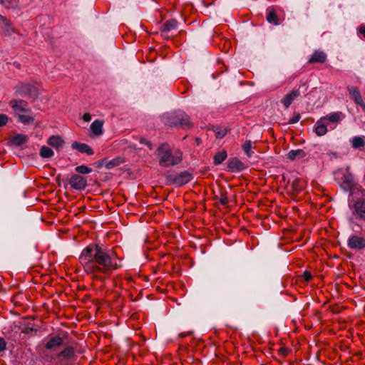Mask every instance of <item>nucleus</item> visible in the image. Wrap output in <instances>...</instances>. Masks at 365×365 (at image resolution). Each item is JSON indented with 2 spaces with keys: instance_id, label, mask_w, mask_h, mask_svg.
I'll return each instance as SVG.
<instances>
[{
  "instance_id": "8",
  "label": "nucleus",
  "mask_w": 365,
  "mask_h": 365,
  "mask_svg": "<svg viewBox=\"0 0 365 365\" xmlns=\"http://www.w3.org/2000/svg\"><path fill=\"white\" fill-rule=\"evenodd\" d=\"M16 92L21 96L36 98L38 92L36 86L32 84L22 83L16 87Z\"/></svg>"
},
{
  "instance_id": "5",
  "label": "nucleus",
  "mask_w": 365,
  "mask_h": 365,
  "mask_svg": "<svg viewBox=\"0 0 365 365\" xmlns=\"http://www.w3.org/2000/svg\"><path fill=\"white\" fill-rule=\"evenodd\" d=\"M357 184L356 183L354 177L349 170H346L342 173L341 178V187L346 191H350L352 194L356 187Z\"/></svg>"
},
{
  "instance_id": "28",
  "label": "nucleus",
  "mask_w": 365,
  "mask_h": 365,
  "mask_svg": "<svg viewBox=\"0 0 365 365\" xmlns=\"http://www.w3.org/2000/svg\"><path fill=\"white\" fill-rule=\"evenodd\" d=\"M27 139L28 138L26 135L22 134H18L13 138L12 143L13 144L19 146L26 143Z\"/></svg>"
},
{
  "instance_id": "41",
  "label": "nucleus",
  "mask_w": 365,
  "mask_h": 365,
  "mask_svg": "<svg viewBox=\"0 0 365 365\" xmlns=\"http://www.w3.org/2000/svg\"><path fill=\"white\" fill-rule=\"evenodd\" d=\"M6 348V342L3 338H0V352L4 351Z\"/></svg>"
},
{
  "instance_id": "2",
  "label": "nucleus",
  "mask_w": 365,
  "mask_h": 365,
  "mask_svg": "<svg viewBox=\"0 0 365 365\" xmlns=\"http://www.w3.org/2000/svg\"><path fill=\"white\" fill-rule=\"evenodd\" d=\"M155 155L159 165L164 168L177 165L182 160V153L180 150L172 149L167 143H162L158 147Z\"/></svg>"
},
{
  "instance_id": "29",
  "label": "nucleus",
  "mask_w": 365,
  "mask_h": 365,
  "mask_svg": "<svg viewBox=\"0 0 365 365\" xmlns=\"http://www.w3.org/2000/svg\"><path fill=\"white\" fill-rule=\"evenodd\" d=\"M227 154L225 150L217 153L214 156V163L215 165L221 164L227 158Z\"/></svg>"
},
{
  "instance_id": "33",
  "label": "nucleus",
  "mask_w": 365,
  "mask_h": 365,
  "mask_svg": "<svg viewBox=\"0 0 365 365\" xmlns=\"http://www.w3.org/2000/svg\"><path fill=\"white\" fill-rule=\"evenodd\" d=\"M1 4L6 9H14L17 6L16 0H1Z\"/></svg>"
},
{
  "instance_id": "11",
  "label": "nucleus",
  "mask_w": 365,
  "mask_h": 365,
  "mask_svg": "<svg viewBox=\"0 0 365 365\" xmlns=\"http://www.w3.org/2000/svg\"><path fill=\"white\" fill-rule=\"evenodd\" d=\"M347 245L351 250H363L365 248V238L358 235H351L348 240Z\"/></svg>"
},
{
  "instance_id": "3",
  "label": "nucleus",
  "mask_w": 365,
  "mask_h": 365,
  "mask_svg": "<svg viewBox=\"0 0 365 365\" xmlns=\"http://www.w3.org/2000/svg\"><path fill=\"white\" fill-rule=\"evenodd\" d=\"M163 120L165 125L170 127L180 125L183 128H189L190 125L189 116L180 110L164 114Z\"/></svg>"
},
{
  "instance_id": "17",
  "label": "nucleus",
  "mask_w": 365,
  "mask_h": 365,
  "mask_svg": "<svg viewBox=\"0 0 365 365\" xmlns=\"http://www.w3.org/2000/svg\"><path fill=\"white\" fill-rule=\"evenodd\" d=\"M328 128L327 124L320 118L315 123L314 131L318 136H322L327 133Z\"/></svg>"
},
{
  "instance_id": "30",
  "label": "nucleus",
  "mask_w": 365,
  "mask_h": 365,
  "mask_svg": "<svg viewBox=\"0 0 365 365\" xmlns=\"http://www.w3.org/2000/svg\"><path fill=\"white\" fill-rule=\"evenodd\" d=\"M242 150L247 157H251L253 152L251 150L252 148V142L250 140H247L242 145Z\"/></svg>"
},
{
  "instance_id": "6",
  "label": "nucleus",
  "mask_w": 365,
  "mask_h": 365,
  "mask_svg": "<svg viewBox=\"0 0 365 365\" xmlns=\"http://www.w3.org/2000/svg\"><path fill=\"white\" fill-rule=\"evenodd\" d=\"M356 219L365 222V199L359 198L349 204Z\"/></svg>"
},
{
  "instance_id": "39",
  "label": "nucleus",
  "mask_w": 365,
  "mask_h": 365,
  "mask_svg": "<svg viewBox=\"0 0 365 365\" xmlns=\"http://www.w3.org/2000/svg\"><path fill=\"white\" fill-rule=\"evenodd\" d=\"M8 121V117L5 114H0V127L6 124Z\"/></svg>"
},
{
  "instance_id": "45",
  "label": "nucleus",
  "mask_w": 365,
  "mask_h": 365,
  "mask_svg": "<svg viewBox=\"0 0 365 365\" xmlns=\"http://www.w3.org/2000/svg\"><path fill=\"white\" fill-rule=\"evenodd\" d=\"M358 32L365 38V26H361L359 27Z\"/></svg>"
},
{
  "instance_id": "46",
  "label": "nucleus",
  "mask_w": 365,
  "mask_h": 365,
  "mask_svg": "<svg viewBox=\"0 0 365 365\" xmlns=\"http://www.w3.org/2000/svg\"><path fill=\"white\" fill-rule=\"evenodd\" d=\"M83 119L86 122H89L91 120V115L89 113H85L83 115Z\"/></svg>"
},
{
  "instance_id": "9",
  "label": "nucleus",
  "mask_w": 365,
  "mask_h": 365,
  "mask_svg": "<svg viewBox=\"0 0 365 365\" xmlns=\"http://www.w3.org/2000/svg\"><path fill=\"white\" fill-rule=\"evenodd\" d=\"M9 106L17 115L21 113H31V109L29 107L27 102L24 100L13 99L10 101Z\"/></svg>"
},
{
  "instance_id": "22",
  "label": "nucleus",
  "mask_w": 365,
  "mask_h": 365,
  "mask_svg": "<svg viewBox=\"0 0 365 365\" xmlns=\"http://www.w3.org/2000/svg\"><path fill=\"white\" fill-rule=\"evenodd\" d=\"M305 156L306 153L302 149L292 150L287 154V158L291 160L301 159Z\"/></svg>"
},
{
  "instance_id": "19",
  "label": "nucleus",
  "mask_w": 365,
  "mask_h": 365,
  "mask_svg": "<svg viewBox=\"0 0 365 365\" xmlns=\"http://www.w3.org/2000/svg\"><path fill=\"white\" fill-rule=\"evenodd\" d=\"M48 143L56 150H59L63 147L64 140L59 135H52L48 140Z\"/></svg>"
},
{
  "instance_id": "27",
  "label": "nucleus",
  "mask_w": 365,
  "mask_h": 365,
  "mask_svg": "<svg viewBox=\"0 0 365 365\" xmlns=\"http://www.w3.org/2000/svg\"><path fill=\"white\" fill-rule=\"evenodd\" d=\"M19 120L24 124H29L33 123L34 118L31 116V112L30 113H21L18 115Z\"/></svg>"
},
{
  "instance_id": "1",
  "label": "nucleus",
  "mask_w": 365,
  "mask_h": 365,
  "mask_svg": "<svg viewBox=\"0 0 365 365\" xmlns=\"http://www.w3.org/2000/svg\"><path fill=\"white\" fill-rule=\"evenodd\" d=\"M78 260L87 274L101 282L108 278L120 267L119 258L115 252L106 251L96 244L85 247Z\"/></svg>"
},
{
  "instance_id": "25",
  "label": "nucleus",
  "mask_w": 365,
  "mask_h": 365,
  "mask_svg": "<svg viewBox=\"0 0 365 365\" xmlns=\"http://www.w3.org/2000/svg\"><path fill=\"white\" fill-rule=\"evenodd\" d=\"M354 148H360L365 146V137L355 136L351 140Z\"/></svg>"
},
{
  "instance_id": "18",
  "label": "nucleus",
  "mask_w": 365,
  "mask_h": 365,
  "mask_svg": "<svg viewBox=\"0 0 365 365\" xmlns=\"http://www.w3.org/2000/svg\"><path fill=\"white\" fill-rule=\"evenodd\" d=\"M71 147L73 149L77 150L78 151H79L82 153H86L87 155H89L93 154V150L91 148V147L88 145H87L86 143H78L77 141H74L72 143Z\"/></svg>"
},
{
  "instance_id": "21",
  "label": "nucleus",
  "mask_w": 365,
  "mask_h": 365,
  "mask_svg": "<svg viewBox=\"0 0 365 365\" xmlns=\"http://www.w3.org/2000/svg\"><path fill=\"white\" fill-rule=\"evenodd\" d=\"M267 21L274 25H278L279 19L274 9L269 7L267 9Z\"/></svg>"
},
{
  "instance_id": "43",
  "label": "nucleus",
  "mask_w": 365,
  "mask_h": 365,
  "mask_svg": "<svg viewBox=\"0 0 365 365\" xmlns=\"http://www.w3.org/2000/svg\"><path fill=\"white\" fill-rule=\"evenodd\" d=\"M301 116L299 114H297L296 115H294L291 120H290V123H297L299 119H300Z\"/></svg>"
},
{
  "instance_id": "26",
  "label": "nucleus",
  "mask_w": 365,
  "mask_h": 365,
  "mask_svg": "<svg viewBox=\"0 0 365 365\" xmlns=\"http://www.w3.org/2000/svg\"><path fill=\"white\" fill-rule=\"evenodd\" d=\"M123 162H124V160L123 158H116L112 159V160L106 162V163L105 164V167L107 169H112L115 167H117V166L121 165L122 163H123Z\"/></svg>"
},
{
  "instance_id": "10",
  "label": "nucleus",
  "mask_w": 365,
  "mask_h": 365,
  "mask_svg": "<svg viewBox=\"0 0 365 365\" xmlns=\"http://www.w3.org/2000/svg\"><path fill=\"white\" fill-rule=\"evenodd\" d=\"M69 184L73 189L81 190L86 188L87 185V180L86 178L78 174H74L71 176Z\"/></svg>"
},
{
  "instance_id": "44",
  "label": "nucleus",
  "mask_w": 365,
  "mask_h": 365,
  "mask_svg": "<svg viewBox=\"0 0 365 365\" xmlns=\"http://www.w3.org/2000/svg\"><path fill=\"white\" fill-rule=\"evenodd\" d=\"M301 85H300V87H302L304 88V91H303V93L306 92L307 90L308 89V84H307V81H301Z\"/></svg>"
},
{
  "instance_id": "14",
  "label": "nucleus",
  "mask_w": 365,
  "mask_h": 365,
  "mask_svg": "<svg viewBox=\"0 0 365 365\" xmlns=\"http://www.w3.org/2000/svg\"><path fill=\"white\" fill-rule=\"evenodd\" d=\"M245 168V164L237 158H230L227 162V169L230 172H238Z\"/></svg>"
},
{
  "instance_id": "42",
  "label": "nucleus",
  "mask_w": 365,
  "mask_h": 365,
  "mask_svg": "<svg viewBox=\"0 0 365 365\" xmlns=\"http://www.w3.org/2000/svg\"><path fill=\"white\" fill-rule=\"evenodd\" d=\"M140 143L146 145L150 150L153 148L152 143L150 141L144 138H141L140 140Z\"/></svg>"
},
{
  "instance_id": "20",
  "label": "nucleus",
  "mask_w": 365,
  "mask_h": 365,
  "mask_svg": "<svg viewBox=\"0 0 365 365\" xmlns=\"http://www.w3.org/2000/svg\"><path fill=\"white\" fill-rule=\"evenodd\" d=\"M349 93L356 104H359L361 107L365 108V105L364 104L363 98L360 94V92L356 87H351L349 88Z\"/></svg>"
},
{
  "instance_id": "23",
  "label": "nucleus",
  "mask_w": 365,
  "mask_h": 365,
  "mask_svg": "<svg viewBox=\"0 0 365 365\" xmlns=\"http://www.w3.org/2000/svg\"><path fill=\"white\" fill-rule=\"evenodd\" d=\"M103 121L96 120L91 123V130L95 135H99L103 133Z\"/></svg>"
},
{
  "instance_id": "24",
  "label": "nucleus",
  "mask_w": 365,
  "mask_h": 365,
  "mask_svg": "<svg viewBox=\"0 0 365 365\" xmlns=\"http://www.w3.org/2000/svg\"><path fill=\"white\" fill-rule=\"evenodd\" d=\"M178 21L175 19L167 21L163 26V32H169L177 28Z\"/></svg>"
},
{
  "instance_id": "37",
  "label": "nucleus",
  "mask_w": 365,
  "mask_h": 365,
  "mask_svg": "<svg viewBox=\"0 0 365 365\" xmlns=\"http://www.w3.org/2000/svg\"><path fill=\"white\" fill-rule=\"evenodd\" d=\"M216 136L218 138H222L225 137L227 133V130L226 128H217L216 130Z\"/></svg>"
},
{
  "instance_id": "31",
  "label": "nucleus",
  "mask_w": 365,
  "mask_h": 365,
  "mask_svg": "<svg viewBox=\"0 0 365 365\" xmlns=\"http://www.w3.org/2000/svg\"><path fill=\"white\" fill-rule=\"evenodd\" d=\"M53 155V151L51 150V148L46 147V146H42L40 150V155L42 158H51Z\"/></svg>"
},
{
  "instance_id": "16",
  "label": "nucleus",
  "mask_w": 365,
  "mask_h": 365,
  "mask_svg": "<svg viewBox=\"0 0 365 365\" xmlns=\"http://www.w3.org/2000/svg\"><path fill=\"white\" fill-rule=\"evenodd\" d=\"M327 60V54L321 50H316L314 51V53L311 55L308 63H323Z\"/></svg>"
},
{
  "instance_id": "40",
  "label": "nucleus",
  "mask_w": 365,
  "mask_h": 365,
  "mask_svg": "<svg viewBox=\"0 0 365 365\" xmlns=\"http://www.w3.org/2000/svg\"><path fill=\"white\" fill-rule=\"evenodd\" d=\"M219 201L222 205H225L228 203V198L225 195H221Z\"/></svg>"
},
{
  "instance_id": "15",
  "label": "nucleus",
  "mask_w": 365,
  "mask_h": 365,
  "mask_svg": "<svg viewBox=\"0 0 365 365\" xmlns=\"http://www.w3.org/2000/svg\"><path fill=\"white\" fill-rule=\"evenodd\" d=\"M300 95L299 88L292 91L290 93L287 94L282 100L281 103L285 108H288L292 103Z\"/></svg>"
},
{
  "instance_id": "38",
  "label": "nucleus",
  "mask_w": 365,
  "mask_h": 365,
  "mask_svg": "<svg viewBox=\"0 0 365 365\" xmlns=\"http://www.w3.org/2000/svg\"><path fill=\"white\" fill-rule=\"evenodd\" d=\"M302 278L304 282H308L312 279V275L311 274V273L309 272L305 271L302 274Z\"/></svg>"
},
{
  "instance_id": "13",
  "label": "nucleus",
  "mask_w": 365,
  "mask_h": 365,
  "mask_svg": "<svg viewBox=\"0 0 365 365\" xmlns=\"http://www.w3.org/2000/svg\"><path fill=\"white\" fill-rule=\"evenodd\" d=\"M63 344V339L60 336H54L49 339L46 343L44 347L46 351H54L57 348L61 346Z\"/></svg>"
},
{
  "instance_id": "32",
  "label": "nucleus",
  "mask_w": 365,
  "mask_h": 365,
  "mask_svg": "<svg viewBox=\"0 0 365 365\" xmlns=\"http://www.w3.org/2000/svg\"><path fill=\"white\" fill-rule=\"evenodd\" d=\"M293 191L299 192L303 189V182L299 179H295L292 183Z\"/></svg>"
},
{
  "instance_id": "34",
  "label": "nucleus",
  "mask_w": 365,
  "mask_h": 365,
  "mask_svg": "<svg viewBox=\"0 0 365 365\" xmlns=\"http://www.w3.org/2000/svg\"><path fill=\"white\" fill-rule=\"evenodd\" d=\"M48 351H45L43 352V355H44V359L46 361H57V362L58 363V357H57V353L56 354H49L47 352Z\"/></svg>"
},
{
  "instance_id": "36",
  "label": "nucleus",
  "mask_w": 365,
  "mask_h": 365,
  "mask_svg": "<svg viewBox=\"0 0 365 365\" xmlns=\"http://www.w3.org/2000/svg\"><path fill=\"white\" fill-rule=\"evenodd\" d=\"M0 21H2V23L5 25V27H6L5 32L7 34L10 35L11 32L9 31V29H10L11 24H10L9 21H8L6 17L0 15Z\"/></svg>"
},
{
  "instance_id": "12",
  "label": "nucleus",
  "mask_w": 365,
  "mask_h": 365,
  "mask_svg": "<svg viewBox=\"0 0 365 365\" xmlns=\"http://www.w3.org/2000/svg\"><path fill=\"white\" fill-rule=\"evenodd\" d=\"M344 118L345 115L343 113L334 112L322 117L321 119L324 120V121L327 124V125L330 127V123L337 124L340 123Z\"/></svg>"
},
{
  "instance_id": "35",
  "label": "nucleus",
  "mask_w": 365,
  "mask_h": 365,
  "mask_svg": "<svg viewBox=\"0 0 365 365\" xmlns=\"http://www.w3.org/2000/svg\"><path fill=\"white\" fill-rule=\"evenodd\" d=\"M76 172L81 174H88L92 171V169L86 165H79L76 168Z\"/></svg>"
},
{
  "instance_id": "4",
  "label": "nucleus",
  "mask_w": 365,
  "mask_h": 365,
  "mask_svg": "<svg viewBox=\"0 0 365 365\" xmlns=\"http://www.w3.org/2000/svg\"><path fill=\"white\" fill-rule=\"evenodd\" d=\"M193 178L192 173L188 171H183L181 173L169 172L165 175V180L167 185H173L177 187L182 186Z\"/></svg>"
},
{
  "instance_id": "7",
  "label": "nucleus",
  "mask_w": 365,
  "mask_h": 365,
  "mask_svg": "<svg viewBox=\"0 0 365 365\" xmlns=\"http://www.w3.org/2000/svg\"><path fill=\"white\" fill-rule=\"evenodd\" d=\"M56 356L58 357L60 365H68L75 357V349L72 346H66L57 353Z\"/></svg>"
}]
</instances>
